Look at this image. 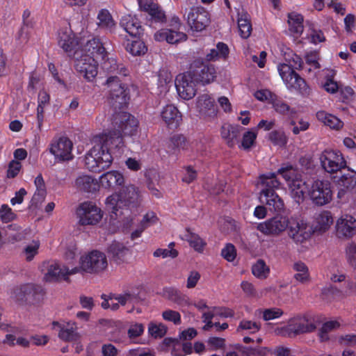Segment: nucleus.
Wrapping results in <instances>:
<instances>
[{
	"label": "nucleus",
	"mask_w": 356,
	"mask_h": 356,
	"mask_svg": "<svg viewBox=\"0 0 356 356\" xmlns=\"http://www.w3.org/2000/svg\"><path fill=\"white\" fill-rule=\"evenodd\" d=\"M186 19L191 29L195 31H202L211 22L209 13L201 6L192 8L187 15Z\"/></svg>",
	"instance_id": "18"
},
{
	"label": "nucleus",
	"mask_w": 356,
	"mask_h": 356,
	"mask_svg": "<svg viewBox=\"0 0 356 356\" xmlns=\"http://www.w3.org/2000/svg\"><path fill=\"white\" fill-rule=\"evenodd\" d=\"M154 37L158 42L166 41L169 44L183 42L187 38L184 33L172 29H162L156 31Z\"/></svg>",
	"instance_id": "24"
},
{
	"label": "nucleus",
	"mask_w": 356,
	"mask_h": 356,
	"mask_svg": "<svg viewBox=\"0 0 356 356\" xmlns=\"http://www.w3.org/2000/svg\"><path fill=\"white\" fill-rule=\"evenodd\" d=\"M81 54H89L92 58L106 60L107 56L105 48L99 38L88 40L81 50Z\"/></svg>",
	"instance_id": "23"
},
{
	"label": "nucleus",
	"mask_w": 356,
	"mask_h": 356,
	"mask_svg": "<svg viewBox=\"0 0 356 356\" xmlns=\"http://www.w3.org/2000/svg\"><path fill=\"white\" fill-rule=\"evenodd\" d=\"M72 142L67 137H60L52 140L49 145V152L58 161L72 159Z\"/></svg>",
	"instance_id": "16"
},
{
	"label": "nucleus",
	"mask_w": 356,
	"mask_h": 356,
	"mask_svg": "<svg viewBox=\"0 0 356 356\" xmlns=\"http://www.w3.org/2000/svg\"><path fill=\"white\" fill-rule=\"evenodd\" d=\"M163 320L173 323L175 325H179L181 323L180 314L175 310L166 309L162 312Z\"/></svg>",
	"instance_id": "56"
},
{
	"label": "nucleus",
	"mask_w": 356,
	"mask_h": 356,
	"mask_svg": "<svg viewBox=\"0 0 356 356\" xmlns=\"http://www.w3.org/2000/svg\"><path fill=\"white\" fill-rule=\"evenodd\" d=\"M75 186L80 191L92 193L97 189V181L92 176L81 175L75 180Z\"/></svg>",
	"instance_id": "31"
},
{
	"label": "nucleus",
	"mask_w": 356,
	"mask_h": 356,
	"mask_svg": "<svg viewBox=\"0 0 356 356\" xmlns=\"http://www.w3.org/2000/svg\"><path fill=\"white\" fill-rule=\"evenodd\" d=\"M316 118L320 122L332 129L339 130L343 127V122L339 118L324 111L317 112Z\"/></svg>",
	"instance_id": "34"
},
{
	"label": "nucleus",
	"mask_w": 356,
	"mask_h": 356,
	"mask_svg": "<svg viewBox=\"0 0 356 356\" xmlns=\"http://www.w3.org/2000/svg\"><path fill=\"white\" fill-rule=\"evenodd\" d=\"M241 127L238 125L225 124L221 127V136L225 140L229 147L235 145Z\"/></svg>",
	"instance_id": "32"
},
{
	"label": "nucleus",
	"mask_w": 356,
	"mask_h": 356,
	"mask_svg": "<svg viewBox=\"0 0 356 356\" xmlns=\"http://www.w3.org/2000/svg\"><path fill=\"white\" fill-rule=\"evenodd\" d=\"M293 270L296 272L293 277L300 282L306 283L310 280V274L307 266L302 261H296L293 265Z\"/></svg>",
	"instance_id": "38"
},
{
	"label": "nucleus",
	"mask_w": 356,
	"mask_h": 356,
	"mask_svg": "<svg viewBox=\"0 0 356 356\" xmlns=\"http://www.w3.org/2000/svg\"><path fill=\"white\" fill-rule=\"evenodd\" d=\"M34 183L36 187V191L33 194L31 202L33 204L38 206L44 200L47 191L44 181L41 175H39L35 177Z\"/></svg>",
	"instance_id": "36"
},
{
	"label": "nucleus",
	"mask_w": 356,
	"mask_h": 356,
	"mask_svg": "<svg viewBox=\"0 0 356 356\" xmlns=\"http://www.w3.org/2000/svg\"><path fill=\"white\" fill-rule=\"evenodd\" d=\"M334 222L331 211L323 210L316 212L314 216L311 226L312 232L317 234H323L330 229Z\"/></svg>",
	"instance_id": "21"
},
{
	"label": "nucleus",
	"mask_w": 356,
	"mask_h": 356,
	"mask_svg": "<svg viewBox=\"0 0 356 356\" xmlns=\"http://www.w3.org/2000/svg\"><path fill=\"white\" fill-rule=\"evenodd\" d=\"M277 70L289 90L296 91L302 95L309 94V88L306 81L293 70L290 65L280 63L277 66Z\"/></svg>",
	"instance_id": "6"
},
{
	"label": "nucleus",
	"mask_w": 356,
	"mask_h": 356,
	"mask_svg": "<svg viewBox=\"0 0 356 356\" xmlns=\"http://www.w3.org/2000/svg\"><path fill=\"white\" fill-rule=\"evenodd\" d=\"M129 252V249L125 245L117 241H113L108 247V252L118 260H122Z\"/></svg>",
	"instance_id": "48"
},
{
	"label": "nucleus",
	"mask_w": 356,
	"mask_h": 356,
	"mask_svg": "<svg viewBox=\"0 0 356 356\" xmlns=\"http://www.w3.org/2000/svg\"><path fill=\"white\" fill-rule=\"evenodd\" d=\"M104 301L102 302V307L104 309H111L113 311H116L120 307V303L114 298V295L111 294L108 297L106 295H102Z\"/></svg>",
	"instance_id": "57"
},
{
	"label": "nucleus",
	"mask_w": 356,
	"mask_h": 356,
	"mask_svg": "<svg viewBox=\"0 0 356 356\" xmlns=\"http://www.w3.org/2000/svg\"><path fill=\"white\" fill-rule=\"evenodd\" d=\"M291 218L283 215L275 216L264 222L256 224V229L267 236H280L290 225Z\"/></svg>",
	"instance_id": "10"
},
{
	"label": "nucleus",
	"mask_w": 356,
	"mask_h": 356,
	"mask_svg": "<svg viewBox=\"0 0 356 356\" xmlns=\"http://www.w3.org/2000/svg\"><path fill=\"white\" fill-rule=\"evenodd\" d=\"M108 266L107 259L104 253L93 250L82 255L79 259L80 272L98 273L104 271Z\"/></svg>",
	"instance_id": "9"
},
{
	"label": "nucleus",
	"mask_w": 356,
	"mask_h": 356,
	"mask_svg": "<svg viewBox=\"0 0 356 356\" xmlns=\"http://www.w3.org/2000/svg\"><path fill=\"white\" fill-rule=\"evenodd\" d=\"M312 202L317 206H324L332 200L333 192L331 183L327 180L313 181L308 191Z\"/></svg>",
	"instance_id": "11"
},
{
	"label": "nucleus",
	"mask_w": 356,
	"mask_h": 356,
	"mask_svg": "<svg viewBox=\"0 0 356 356\" xmlns=\"http://www.w3.org/2000/svg\"><path fill=\"white\" fill-rule=\"evenodd\" d=\"M0 218L3 222H8L15 218V214L8 205L3 204L0 208Z\"/></svg>",
	"instance_id": "62"
},
{
	"label": "nucleus",
	"mask_w": 356,
	"mask_h": 356,
	"mask_svg": "<svg viewBox=\"0 0 356 356\" xmlns=\"http://www.w3.org/2000/svg\"><path fill=\"white\" fill-rule=\"evenodd\" d=\"M148 332L154 338H161L165 334L167 327L161 323L151 322L148 326Z\"/></svg>",
	"instance_id": "50"
},
{
	"label": "nucleus",
	"mask_w": 356,
	"mask_h": 356,
	"mask_svg": "<svg viewBox=\"0 0 356 356\" xmlns=\"http://www.w3.org/2000/svg\"><path fill=\"white\" fill-rule=\"evenodd\" d=\"M58 44L65 51L71 53L78 44V42L72 31L65 29L59 32Z\"/></svg>",
	"instance_id": "29"
},
{
	"label": "nucleus",
	"mask_w": 356,
	"mask_h": 356,
	"mask_svg": "<svg viewBox=\"0 0 356 356\" xmlns=\"http://www.w3.org/2000/svg\"><path fill=\"white\" fill-rule=\"evenodd\" d=\"M335 232L339 238H352L356 234V218L349 214H342L336 221Z\"/></svg>",
	"instance_id": "20"
},
{
	"label": "nucleus",
	"mask_w": 356,
	"mask_h": 356,
	"mask_svg": "<svg viewBox=\"0 0 356 356\" xmlns=\"http://www.w3.org/2000/svg\"><path fill=\"white\" fill-rule=\"evenodd\" d=\"M160 115L163 122L169 129L177 128L182 121L181 113L173 104H167L163 106Z\"/></svg>",
	"instance_id": "22"
},
{
	"label": "nucleus",
	"mask_w": 356,
	"mask_h": 356,
	"mask_svg": "<svg viewBox=\"0 0 356 356\" xmlns=\"http://www.w3.org/2000/svg\"><path fill=\"white\" fill-rule=\"evenodd\" d=\"M272 103L275 111L280 114L289 115L294 113L293 110L291 109L290 106L282 100L273 99Z\"/></svg>",
	"instance_id": "55"
},
{
	"label": "nucleus",
	"mask_w": 356,
	"mask_h": 356,
	"mask_svg": "<svg viewBox=\"0 0 356 356\" xmlns=\"http://www.w3.org/2000/svg\"><path fill=\"white\" fill-rule=\"evenodd\" d=\"M194 73L188 72L177 76L175 87L179 97L184 100L192 99L197 92Z\"/></svg>",
	"instance_id": "13"
},
{
	"label": "nucleus",
	"mask_w": 356,
	"mask_h": 356,
	"mask_svg": "<svg viewBox=\"0 0 356 356\" xmlns=\"http://www.w3.org/2000/svg\"><path fill=\"white\" fill-rule=\"evenodd\" d=\"M182 240L186 241L190 246L198 252H202L206 245V242L197 234L186 229L181 236Z\"/></svg>",
	"instance_id": "35"
},
{
	"label": "nucleus",
	"mask_w": 356,
	"mask_h": 356,
	"mask_svg": "<svg viewBox=\"0 0 356 356\" xmlns=\"http://www.w3.org/2000/svg\"><path fill=\"white\" fill-rule=\"evenodd\" d=\"M22 165L20 162L15 160H13L8 165V169L7 171V176L8 178H13L16 177L19 170H21Z\"/></svg>",
	"instance_id": "63"
},
{
	"label": "nucleus",
	"mask_w": 356,
	"mask_h": 356,
	"mask_svg": "<svg viewBox=\"0 0 356 356\" xmlns=\"http://www.w3.org/2000/svg\"><path fill=\"white\" fill-rule=\"evenodd\" d=\"M277 173L286 181L291 197L297 203L302 202L308 194L309 188L299 171L291 164H284Z\"/></svg>",
	"instance_id": "5"
},
{
	"label": "nucleus",
	"mask_w": 356,
	"mask_h": 356,
	"mask_svg": "<svg viewBox=\"0 0 356 356\" xmlns=\"http://www.w3.org/2000/svg\"><path fill=\"white\" fill-rule=\"evenodd\" d=\"M120 26L131 36L136 37L142 32L140 23L134 15H124L120 20Z\"/></svg>",
	"instance_id": "27"
},
{
	"label": "nucleus",
	"mask_w": 356,
	"mask_h": 356,
	"mask_svg": "<svg viewBox=\"0 0 356 356\" xmlns=\"http://www.w3.org/2000/svg\"><path fill=\"white\" fill-rule=\"evenodd\" d=\"M114 124L118 131H109L95 136L92 147L85 156V165L93 172H100L108 168L113 160V154L121 155L124 152L122 135H134L138 127V120L127 112H120L114 117Z\"/></svg>",
	"instance_id": "1"
},
{
	"label": "nucleus",
	"mask_w": 356,
	"mask_h": 356,
	"mask_svg": "<svg viewBox=\"0 0 356 356\" xmlns=\"http://www.w3.org/2000/svg\"><path fill=\"white\" fill-rule=\"evenodd\" d=\"M221 255L227 261H233L236 256V250L235 247L231 243H227L222 249Z\"/></svg>",
	"instance_id": "58"
},
{
	"label": "nucleus",
	"mask_w": 356,
	"mask_h": 356,
	"mask_svg": "<svg viewBox=\"0 0 356 356\" xmlns=\"http://www.w3.org/2000/svg\"><path fill=\"white\" fill-rule=\"evenodd\" d=\"M143 191L134 184L123 186L118 192L113 193L105 200L106 209L115 216L127 218L137 215L142 206Z\"/></svg>",
	"instance_id": "2"
},
{
	"label": "nucleus",
	"mask_w": 356,
	"mask_h": 356,
	"mask_svg": "<svg viewBox=\"0 0 356 356\" xmlns=\"http://www.w3.org/2000/svg\"><path fill=\"white\" fill-rule=\"evenodd\" d=\"M323 169L330 174L335 173L346 166L343 154L338 150L325 149L320 156Z\"/></svg>",
	"instance_id": "14"
},
{
	"label": "nucleus",
	"mask_w": 356,
	"mask_h": 356,
	"mask_svg": "<svg viewBox=\"0 0 356 356\" xmlns=\"http://www.w3.org/2000/svg\"><path fill=\"white\" fill-rule=\"evenodd\" d=\"M153 255L155 257L175 258L178 255V252L174 248H159L154 252Z\"/></svg>",
	"instance_id": "60"
},
{
	"label": "nucleus",
	"mask_w": 356,
	"mask_h": 356,
	"mask_svg": "<svg viewBox=\"0 0 356 356\" xmlns=\"http://www.w3.org/2000/svg\"><path fill=\"white\" fill-rule=\"evenodd\" d=\"M76 216L80 225H96L102 220L103 211L95 202L86 201L77 207Z\"/></svg>",
	"instance_id": "8"
},
{
	"label": "nucleus",
	"mask_w": 356,
	"mask_h": 356,
	"mask_svg": "<svg viewBox=\"0 0 356 356\" xmlns=\"http://www.w3.org/2000/svg\"><path fill=\"white\" fill-rule=\"evenodd\" d=\"M97 24L99 28L109 31H112L115 26L111 15L106 9H102L99 11Z\"/></svg>",
	"instance_id": "39"
},
{
	"label": "nucleus",
	"mask_w": 356,
	"mask_h": 356,
	"mask_svg": "<svg viewBox=\"0 0 356 356\" xmlns=\"http://www.w3.org/2000/svg\"><path fill=\"white\" fill-rule=\"evenodd\" d=\"M195 109L199 116L206 120L216 118L218 109L215 99L209 93H202L195 99Z\"/></svg>",
	"instance_id": "15"
},
{
	"label": "nucleus",
	"mask_w": 356,
	"mask_h": 356,
	"mask_svg": "<svg viewBox=\"0 0 356 356\" xmlns=\"http://www.w3.org/2000/svg\"><path fill=\"white\" fill-rule=\"evenodd\" d=\"M346 257L351 265H356V243H348L346 248Z\"/></svg>",
	"instance_id": "61"
},
{
	"label": "nucleus",
	"mask_w": 356,
	"mask_h": 356,
	"mask_svg": "<svg viewBox=\"0 0 356 356\" xmlns=\"http://www.w3.org/2000/svg\"><path fill=\"white\" fill-rule=\"evenodd\" d=\"M339 325V323L337 321H330L325 322L323 325L319 333V337L321 341L327 340L328 339L327 333L332 330L338 328Z\"/></svg>",
	"instance_id": "53"
},
{
	"label": "nucleus",
	"mask_w": 356,
	"mask_h": 356,
	"mask_svg": "<svg viewBox=\"0 0 356 356\" xmlns=\"http://www.w3.org/2000/svg\"><path fill=\"white\" fill-rule=\"evenodd\" d=\"M79 273L78 268H72L61 265L57 261H52L49 264L47 272L44 273V279L47 282H56L60 280H67L68 277Z\"/></svg>",
	"instance_id": "19"
},
{
	"label": "nucleus",
	"mask_w": 356,
	"mask_h": 356,
	"mask_svg": "<svg viewBox=\"0 0 356 356\" xmlns=\"http://www.w3.org/2000/svg\"><path fill=\"white\" fill-rule=\"evenodd\" d=\"M269 138L275 145L280 147L284 146L288 140L285 133L282 131H273L270 132Z\"/></svg>",
	"instance_id": "52"
},
{
	"label": "nucleus",
	"mask_w": 356,
	"mask_h": 356,
	"mask_svg": "<svg viewBox=\"0 0 356 356\" xmlns=\"http://www.w3.org/2000/svg\"><path fill=\"white\" fill-rule=\"evenodd\" d=\"M337 184L343 190L353 188L356 186V172L349 170L337 180Z\"/></svg>",
	"instance_id": "44"
},
{
	"label": "nucleus",
	"mask_w": 356,
	"mask_h": 356,
	"mask_svg": "<svg viewBox=\"0 0 356 356\" xmlns=\"http://www.w3.org/2000/svg\"><path fill=\"white\" fill-rule=\"evenodd\" d=\"M113 72L116 74L108 76L106 81V86L108 88V96L113 104H116L122 106L125 105L129 99L128 88L119 76H125V75L119 74L116 72Z\"/></svg>",
	"instance_id": "7"
},
{
	"label": "nucleus",
	"mask_w": 356,
	"mask_h": 356,
	"mask_svg": "<svg viewBox=\"0 0 356 356\" xmlns=\"http://www.w3.org/2000/svg\"><path fill=\"white\" fill-rule=\"evenodd\" d=\"M229 54V49L227 44L218 42L216 48L210 50L207 54V59L209 61L216 60L220 58H226Z\"/></svg>",
	"instance_id": "45"
},
{
	"label": "nucleus",
	"mask_w": 356,
	"mask_h": 356,
	"mask_svg": "<svg viewBox=\"0 0 356 356\" xmlns=\"http://www.w3.org/2000/svg\"><path fill=\"white\" fill-rule=\"evenodd\" d=\"M283 312L282 309L276 307L266 309L263 311V318L264 321H270L282 316Z\"/></svg>",
	"instance_id": "59"
},
{
	"label": "nucleus",
	"mask_w": 356,
	"mask_h": 356,
	"mask_svg": "<svg viewBox=\"0 0 356 356\" xmlns=\"http://www.w3.org/2000/svg\"><path fill=\"white\" fill-rule=\"evenodd\" d=\"M103 188H111L114 186H121L124 182L123 175L117 170L108 171L103 174L99 179Z\"/></svg>",
	"instance_id": "28"
},
{
	"label": "nucleus",
	"mask_w": 356,
	"mask_h": 356,
	"mask_svg": "<svg viewBox=\"0 0 356 356\" xmlns=\"http://www.w3.org/2000/svg\"><path fill=\"white\" fill-rule=\"evenodd\" d=\"M315 329L313 323L309 322L305 316H298L290 319L287 325L277 330L278 333L282 335H296L309 332Z\"/></svg>",
	"instance_id": "17"
},
{
	"label": "nucleus",
	"mask_w": 356,
	"mask_h": 356,
	"mask_svg": "<svg viewBox=\"0 0 356 356\" xmlns=\"http://www.w3.org/2000/svg\"><path fill=\"white\" fill-rule=\"evenodd\" d=\"M254 97L257 99L266 102L271 100L273 102V95L272 92L267 89H261L254 92Z\"/></svg>",
	"instance_id": "64"
},
{
	"label": "nucleus",
	"mask_w": 356,
	"mask_h": 356,
	"mask_svg": "<svg viewBox=\"0 0 356 356\" xmlns=\"http://www.w3.org/2000/svg\"><path fill=\"white\" fill-rule=\"evenodd\" d=\"M114 298L120 305H134L138 301V295L133 289L124 290L121 293H114Z\"/></svg>",
	"instance_id": "42"
},
{
	"label": "nucleus",
	"mask_w": 356,
	"mask_h": 356,
	"mask_svg": "<svg viewBox=\"0 0 356 356\" xmlns=\"http://www.w3.org/2000/svg\"><path fill=\"white\" fill-rule=\"evenodd\" d=\"M40 243L39 241L33 240L24 250V255L26 261H31L38 254Z\"/></svg>",
	"instance_id": "51"
},
{
	"label": "nucleus",
	"mask_w": 356,
	"mask_h": 356,
	"mask_svg": "<svg viewBox=\"0 0 356 356\" xmlns=\"http://www.w3.org/2000/svg\"><path fill=\"white\" fill-rule=\"evenodd\" d=\"M33 288L31 284L16 286L10 291V297L17 301L22 300L32 292Z\"/></svg>",
	"instance_id": "46"
},
{
	"label": "nucleus",
	"mask_w": 356,
	"mask_h": 356,
	"mask_svg": "<svg viewBox=\"0 0 356 356\" xmlns=\"http://www.w3.org/2000/svg\"><path fill=\"white\" fill-rule=\"evenodd\" d=\"M7 228L8 239L11 243L24 240L29 234L27 229H23L17 225H10Z\"/></svg>",
	"instance_id": "41"
},
{
	"label": "nucleus",
	"mask_w": 356,
	"mask_h": 356,
	"mask_svg": "<svg viewBox=\"0 0 356 356\" xmlns=\"http://www.w3.org/2000/svg\"><path fill=\"white\" fill-rule=\"evenodd\" d=\"M54 327H60L58 337L65 341H74L79 339V334L76 332L77 327L75 322L68 321L64 324L53 322Z\"/></svg>",
	"instance_id": "25"
},
{
	"label": "nucleus",
	"mask_w": 356,
	"mask_h": 356,
	"mask_svg": "<svg viewBox=\"0 0 356 356\" xmlns=\"http://www.w3.org/2000/svg\"><path fill=\"white\" fill-rule=\"evenodd\" d=\"M163 295L168 300L181 307L189 306L191 304L189 298L186 295L172 287L165 288Z\"/></svg>",
	"instance_id": "30"
},
{
	"label": "nucleus",
	"mask_w": 356,
	"mask_h": 356,
	"mask_svg": "<svg viewBox=\"0 0 356 356\" xmlns=\"http://www.w3.org/2000/svg\"><path fill=\"white\" fill-rule=\"evenodd\" d=\"M270 267L263 259H258L252 266L253 275L260 280L266 279L270 275Z\"/></svg>",
	"instance_id": "43"
},
{
	"label": "nucleus",
	"mask_w": 356,
	"mask_h": 356,
	"mask_svg": "<svg viewBox=\"0 0 356 356\" xmlns=\"http://www.w3.org/2000/svg\"><path fill=\"white\" fill-rule=\"evenodd\" d=\"M261 328V325L253 321L243 319L237 327V332H246L248 334H254Z\"/></svg>",
	"instance_id": "49"
},
{
	"label": "nucleus",
	"mask_w": 356,
	"mask_h": 356,
	"mask_svg": "<svg viewBox=\"0 0 356 356\" xmlns=\"http://www.w3.org/2000/svg\"><path fill=\"white\" fill-rule=\"evenodd\" d=\"M259 179L262 186L259 196L260 202L265 204L270 211H282L284 208V201L275 191L281 184L276 177V173L269 172L261 175Z\"/></svg>",
	"instance_id": "4"
},
{
	"label": "nucleus",
	"mask_w": 356,
	"mask_h": 356,
	"mask_svg": "<svg viewBox=\"0 0 356 356\" xmlns=\"http://www.w3.org/2000/svg\"><path fill=\"white\" fill-rule=\"evenodd\" d=\"M238 27L240 35L242 38H248L252 31V26L250 21L249 15L247 13H241L238 14Z\"/></svg>",
	"instance_id": "40"
},
{
	"label": "nucleus",
	"mask_w": 356,
	"mask_h": 356,
	"mask_svg": "<svg viewBox=\"0 0 356 356\" xmlns=\"http://www.w3.org/2000/svg\"><path fill=\"white\" fill-rule=\"evenodd\" d=\"M126 49L133 56H141L145 54L147 51L145 43L140 40H132L131 42L128 41L126 44Z\"/></svg>",
	"instance_id": "47"
},
{
	"label": "nucleus",
	"mask_w": 356,
	"mask_h": 356,
	"mask_svg": "<svg viewBox=\"0 0 356 356\" xmlns=\"http://www.w3.org/2000/svg\"><path fill=\"white\" fill-rule=\"evenodd\" d=\"M314 234L310 225L303 219L291 218L288 229L289 238L296 244H302Z\"/></svg>",
	"instance_id": "12"
},
{
	"label": "nucleus",
	"mask_w": 356,
	"mask_h": 356,
	"mask_svg": "<svg viewBox=\"0 0 356 356\" xmlns=\"http://www.w3.org/2000/svg\"><path fill=\"white\" fill-rule=\"evenodd\" d=\"M141 10L147 13L153 20L158 22H163L165 19L164 12L152 0H138Z\"/></svg>",
	"instance_id": "26"
},
{
	"label": "nucleus",
	"mask_w": 356,
	"mask_h": 356,
	"mask_svg": "<svg viewBox=\"0 0 356 356\" xmlns=\"http://www.w3.org/2000/svg\"><path fill=\"white\" fill-rule=\"evenodd\" d=\"M75 54L77 55L75 69L88 81H92L95 79L98 73V64L102 61V68L104 70L109 72H116L119 74H127V69L122 65H118L113 58H107L106 60H99L92 58L89 54H81L80 57H78L79 53L77 50Z\"/></svg>",
	"instance_id": "3"
},
{
	"label": "nucleus",
	"mask_w": 356,
	"mask_h": 356,
	"mask_svg": "<svg viewBox=\"0 0 356 356\" xmlns=\"http://www.w3.org/2000/svg\"><path fill=\"white\" fill-rule=\"evenodd\" d=\"M288 24L291 33L300 35L303 31V17L297 13H291L288 15Z\"/></svg>",
	"instance_id": "37"
},
{
	"label": "nucleus",
	"mask_w": 356,
	"mask_h": 356,
	"mask_svg": "<svg viewBox=\"0 0 356 356\" xmlns=\"http://www.w3.org/2000/svg\"><path fill=\"white\" fill-rule=\"evenodd\" d=\"M195 80L202 85L205 86L213 82L216 78V70L213 65H204L200 71L194 74Z\"/></svg>",
	"instance_id": "33"
},
{
	"label": "nucleus",
	"mask_w": 356,
	"mask_h": 356,
	"mask_svg": "<svg viewBox=\"0 0 356 356\" xmlns=\"http://www.w3.org/2000/svg\"><path fill=\"white\" fill-rule=\"evenodd\" d=\"M257 133L254 130H249L246 131L243 136L241 146L245 149H250L254 143L257 138Z\"/></svg>",
	"instance_id": "54"
}]
</instances>
